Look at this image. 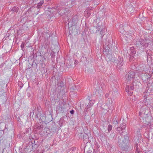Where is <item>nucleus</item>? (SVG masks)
Instances as JSON below:
<instances>
[{"label": "nucleus", "mask_w": 153, "mask_h": 153, "mask_svg": "<svg viewBox=\"0 0 153 153\" xmlns=\"http://www.w3.org/2000/svg\"><path fill=\"white\" fill-rule=\"evenodd\" d=\"M124 124H125L126 125L125 123H123L121 124H120V126L121 127L122 126H123V125H124Z\"/></svg>", "instance_id": "nucleus-32"}, {"label": "nucleus", "mask_w": 153, "mask_h": 153, "mask_svg": "<svg viewBox=\"0 0 153 153\" xmlns=\"http://www.w3.org/2000/svg\"><path fill=\"white\" fill-rule=\"evenodd\" d=\"M105 30L104 28H102L100 32V34L101 35V37L102 38L105 35Z\"/></svg>", "instance_id": "nucleus-12"}, {"label": "nucleus", "mask_w": 153, "mask_h": 153, "mask_svg": "<svg viewBox=\"0 0 153 153\" xmlns=\"http://www.w3.org/2000/svg\"><path fill=\"white\" fill-rule=\"evenodd\" d=\"M109 94L108 93L106 94L105 95V97L106 98H107L108 97Z\"/></svg>", "instance_id": "nucleus-28"}, {"label": "nucleus", "mask_w": 153, "mask_h": 153, "mask_svg": "<svg viewBox=\"0 0 153 153\" xmlns=\"http://www.w3.org/2000/svg\"><path fill=\"white\" fill-rule=\"evenodd\" d=\"M62 108H61V109H60V110H62Z\"/></svg>", "instance_id": "nucleus-39"}, {"label": "nucleus", "mask_w": 153, "mask_h": 153, "mask_svg": "<svg viewBox=\"0 0 153 153\" xmlns=\"http://www.w3.org/2000/svg\"><path fill=\"white\" fill-rule=\"evenodd\" d=\"M110 60L113 62V63H116L117 62V61L116 59V58L114 57L110 59Z\"/></svg>", "instance_id": "nucleus-18"}, {"label": "nucleus", "mask_w": 153, "mask_h": 153, "mask_svg": "<svg viewBox=\"0 0 153 153\" xmlns=\"http://www.w3.org/2000/svg\"><path fill=\"white\" fill-rule=\"evenodd\" d=\"M149 112L148 110L147 111L146 110H145L143 107H142L139 111V115L140 116V119L142 118L143 120H146L148 117V114Z\"/></svg>", "instance_id": "nucleus-3"}, {"label": "nucleus", "mask_w": 153, "mask_h": 153, "mask_svg": "<svg viewBox=\"0 0 153 153\" xmlns=\"http://www.w3.org/2000/svg\"><path fill=\"white\" fill-rule=\"evenodd\" d=\"M139 136H141V135L140 133V131H139Z\"/></svg>", "instance_id": "nucleus-36"}, {"label": "nucleus", "mask_w": 153, "mask_h": 153, "mask_svg": "<svg viewBox=\"0 0 153 153\" xmlns=\"http://www.w3.org/2000/svg\"><path fill=\"white\" fill-rule=\"evenodd\" d=\"M68 3L69 5L68 7H72L73 5L75 3V0H69L68 1Z\"/></svg>", "instance_id": "nucleus-11"}, {"label": "nucleus", "mask_w": 153, "mask_h": 153, "mask_svg": "<svg viewBox=\"0 0 153 153\" xmlns=\"http://www.w3.org/2000/svg\"><path fill=\"white\" fill-rule=\"evenodd\" d=\"M70 113L72 115L74 114V110H72L70 111Z\"/></svg>", "instance_id": "nucleus-25"}, {"label": "nucleus", "mask_w": 153, "mask_h": 153, "mask_svg": "<svg viewBox=\"0 0 153 153\" xmlns=\"http://www.w3.org/2000/svg\"><path fill=\"white\" fill-rule=\"evenodd\" d=\"M106 44H105V45H104V44H103V45H104V47H105V48H106H106H107V49H108V46H109V45H107L106 46ZM108 48H109V47H108Z\"/></svg>", "instance_id": "nucleus-27"}, {"label": "nucleus", "mask_w": 153, "mask_h": 153, "mask_svg": "<svg viewBox=\"0 0 153 153\" xmlns=\"http://www.w3.org/2000/svg\"><path fill=\"white\" fill-rule=\"evenodd\" d=\"M43 128V126H39L38 127V128L41 129Z\"/></svg>", "instance_id": "nucleus-29"}, {"label": "nucleus", "mask_w": 153, "mask_h": 153, "mask_svg": "<svg viewBox=\"0 0 153 153\" xmlns=\"http://www.w3.org/2000/svg\"><path fill=\"white\" fill-rule=\"evenodd\" d=\"M91 0H83V1H91Z\"/></svg>", "instance_id": "nucleus-31"}, {"label": "nucleus", "mask_w": 153, "mask_h": 153, "mask_svg": "<svg viewBox=\"0 0 153 153\" xmlns=\"http://www.w3.org/2000/svg\"><path fill=\"white\" fill-rule=\"evenodd\" d=\"M119 143H122L124 146H126L129 143V139L128 134H126L124 136V138L119 139Z\"/></svg>", "instance_id": "nucleus-4"}, {"label": "nucleus", "mask_w": 153, "mask_h": 153, "mask_svg": "<svg viewBox=\"0 0 153 153\" xmlns=\"http://www.w3.org/2000/svg\"><path fill=\"white\" fill-rule=\"evenodd\" d=\"M99 152V150L98 149H97V153H98Z\"/></svg>", "instance_id": "nucleus-34"}, {"label": "nucleus", "mask_w": 153, "mask_h": 153, "mask_svg": "<svg viewBox=\"0 0 153 153\" xmlns=\"http://www.w3.org/2000/svg\"><path fill=\"white\" fill-rule=\"evenodd\" d=\"M124 63L123 58L121 56H119L118 58L117 68L121 70V69L123 68L122 67L123 66Z\"/></svg>", "instance_id": "nucleus-6"}, {"label": "nucleus", "mask_w": 153, "mask_h": 153, "mask_svg": "<svg viewBox=\"0 0 153 153\" xmlns=\"http://www.w3.org/2000/svg\"><path fill=\"white\" fill-rule=\"evenodd\" d=\"M24 47V44L22 43L21 45V47L22 49H23Z\"/></svg>", "instance_id": "nucleus-26"}, {"label": "nucleus", "mask_w": 153, "mask_h": 153, "mask_svg": "<svg viewBox=\"0 0 153 153\" xmlns=\"http://www.w3.org/2000/svg\"><path fill=\"white\" fill-rule=\"evenodd\" d=\"M70 89L71 91H73L74 90H76L77 88L76 86H74L71 87Z\"/></svg>", "instance_id": "nucleus-22"}, {"label": "nucleus", "mask_w": 153, "mask_h": 153, "mask_svg": "<svg viewBox=\"0 0 153 153\" xmlns=\"http://www.w3.org/2000/svg\"><path fill=\"white\" fill-rule=\"evenodd\" d=\"M72 78H69V80H68V81H71V80H72Z\"/></svg>", "instance_id": "nucleus-35"}, {"label": "nucleus", "mask_w": 153, "mask_h": 153, "mask_svg": "<svg viewBox=\"0 0 153 153\" xmlns=\"http://www.w3.org/2000/svg\"><path fill=\"white\" fill-rule=\"evenodd\" d=\"M60 105H59V106H58L57 107V109L58 111H59V109L60 108Z\"/></svg>", "instance_id": "nucleus-33"}, {"label": "nucleus", "mask_w": 153, "mask_h": 153, "mask_svg": "<svg viewBox=\"0 0 153 153\" xmlns=\"http://www.w3.org/2000/svg\"><path fill=\"white\" fill-rule=\"evenodd\" d=\"M125 124H124V125L122 127L120 126L117 127V130L118 132L120 134H121L124 132L125 129Z\"/></svg>", "instance_id": "nucleus-9"}, {"label": "nucleus", "mask_w": 153, "mask_h": 153, "mask_svg": "<svg viewBox=\"0 0 153 153\" xmlns=\"http://www.w3.org/2000/svg\"><path fill=\"white\" fill-rule=\"evenodd\" d=\"M11 10L13 12H18V9L16 7H14L11 9Z\"/></svg>", "instance_id": "nucleus-21"}, {"label": "nucleus", "mask_w": 153, "mask_h": 153, "mask_svg": "<svg viewBox=\"0 0 153 153\" xmlns=\"http://www.w3.org/2000/svg\"><path fill=\"white\" fill-rule=\"evenodd\" d=\"M135 146L136 148L135 153H141L142 151H140V149L138 147V145L137 143L135 144Z\"/></svg>", "instance_id": "nucleus-13"}, {"label": "nucleus", "mask_w": 153, "mask_h": 153, "mask_svg": "<svg viewBox=\"0 0 153 153\" xmlns=\"http://www.w3.org/2000/svg\"><path fill=\"white\" fill-rule=\"evenodd\" d=\"M129 38H128V37L127 36H125V38L126 39V38H127V39H126V40L128 42H129L131 40V39H132V36H129Z\"/></svg>", "instance_id": "nucleus-16"}, {"label": "nucleus", "mask_w": 153, "mask_h": 153, "mask_svg": "<svg viewBox=\"0 0 153 153\" xmlns=\"http://www.w3.org/2000/svg\"><path fill=\"white\" fill-rule=\"evenodd\" d=\"M112 126L110 125V124H109V125H108V128H107V129H108V132H110L112 130Z\"/></svg>", "instance_id": "nucleus-17"}, {"label": "nucleus", "mask_w": 153, "mask_h": 153, "mask_svg": "<svg viewBox=\"0 0 153 153\" xmlns=\"http://www.w3.org/2000/svg\"><path fill=\"white\" fill-rule=\"evenodd\" d=\"M102 26L101 25H97L96 28L94 27L93 28H92L90 30L91 32L93 33H96L99 31L100 29H102Z\"/></svg>", "instance_id": "nucleus-7"}, {"label": "nucleus", "mask_w": 153, "mask_h": 153, "mask_svg": "<svg viewBox=\"0 0 153 153\" xmlns=\"http://www.w3.org/2000/svg\"><path fill=\"white\" fill-rule=\"evenodd\" d=\"M65 13V12H64V13H62V14H63V13Z\"/></svg>", "instance_id": "nucleus-40"}, {"label": "nucleus", "mask_w": 153, "mask_h": 153, "mask_svg": "<svg viewBox=\"0 0 153 153\" xmlns=\"http://www.w3.org/2000/svg\"><path fill=\"white\" fill-rule=\"evenodd\" d=\"M82 58H84V57H82L81 58V59H82Z\"/></svg>", "instance_id": "nucleus-38"}, {"label": "nucleus", "mask_w": 153, "mask_h": 153, "mask_svg": "<svg viewBox=\"0 0 153 153\" xmlns=\"http://www.w3.org/2000/svg\"><path fill=\"white\" fill-rule=\"evenodd\" d=\"M151 87L152 88L151 89H153V82L152 84H151Z\"/></svg>", "instance_id": "nucleus-30"}, {"label": "nucleus", "mask_w": 153, "mask_h": 153, "mask_svg": "<svg viewBox=\"0 0 153 153\" xmlns=\"http://www.w3.org/2000/svg\"><path fill=\"white\" fill-rule=\"evenodd\" d=\"M91 103H89L86 107L85 108L86 109H88L89 108H90L91 106Z\"/></svg>", "instance_id": "nucleus-24"}, {"label": "nucleus", "mask_w": 153, "mask_h": 153, "mask_svg": "<svg viewBox=\"0 0 153 153\" xmlns=\"http://www.w3.org/2000/svg\"><path fill=\"white\" fill-rule=\"evenodd\" d=\"M147 59L149 60H151L153 58V55L152 53L150 50H148L146 52Z\"/></svg>", "instance_id": "nucleus-10"}, {"label": "nucleus", "mask_w": 153, "mask_h": 153, "mask_svg": "<svg viewBox=\"0 0 153 153\" xmlns=\"http://www.w3.org/2000/svg\"><path fill=\"white\" fill-rule=\"evenodd\" d=\"M122 26H123L122 25H120V28L119 29V31H120V32H123V30H122V28H121Z\"/></svg>", "instance_id": "nucleus-23"}, {"label": "nucleus", "mask_w": 153, "mask_h": 153, "mask_svg": "<svg viewBox=\"0 0 153 153\" xmlns=\"http://www.w3.org/2000/svg\"><path fill=\"white\" fill-rule=\"evenodd\" d=\"M130 51L131 52L130 53L131 54H135L136 53V51H135V50L134 47H131L130 48Z\"/></svg>", "instance_id": "nucleus-15"}, {"label": "nucleus", "mask_w": 153, "mask_h": 153, "mask_svg": "<svg viewBox=\"0 0 153 153\" xmlns=\"http://www.w3.org/2000/svg\"><path fill=\"white\" fill-rule=\"evenodd\" d=\"M135 75V74L134 72L132 71H129L126 75V81H127V82L130 81L132 79L134 78Z\"/></svg>", "instance_id": "nucleus-5"}, {"label": "nucleus", "mask_w": 153, "mask_h": 153, "mask_svg": "<svg viewBox=\"0 0 153 153\" xmlns=\"http://www.w3.org/2000/svg\"><path fill=\"white\" fill-rule=\"evenodd\" d=\"M141 77L142 79L144 81H146V80H150L151 77V76L147 73L142 74L141 75Z\"/></svg>", "instance_id": "nucleus-8"}, {"label": "nucleus", "mask_w": 153, "mask_h": 153, "mask_svg": "<svg viewBox=\"0 0 153 153\" xmlns=\"http://www.w3.org/2000/svg\"><path fill=\"white\" fill-rule=\"evenodd\" d=\"M137 49L141 51H143L148 48L149 45L148 40L146 39H139L135 42Z\"/></svg>", "instance_id": "nucleus-1"}, {"label": "nucleus", "mask_w": 153, "mask_h": 153, "mask_svg": "<svg viewBox=\"0 0 153 153\" xmlns=\"http://www.w3.org/2000/svg\"><path fill=\"white\" fill-rule=\"evenodd\" d=\"M134 54H131V53H130L129 54V60L130 61H131V60H132L133 58H134Z\"/></svg>", "instance_id": "nucleus-20"}, {"label": "nucleus", "mask_w": 153, "mask_h": 153, "mask_svg": "<svg viewBox=\"0 0 153 153\" xmlns=\"http://www.w3.org/2000/svg\"><path fill=\"white\" fill-rule=\"evenodd\" d=\"M44 1L43 0L41 1L36 6L38 8H39L41 7V6L43 4Z\"/></svg>", "instance_id": "nucleus-14"}, {"label": "nucleus", "mask_w": 153, "mask_h": 153, "mask_svg": "<svg viewBox=\"0 0 153 153\" xmlns=\"http://www.w3.org/2000/svg\"><path fill=\"white\" fill-rule=\"evenodd\" d=\"M119 120H117L116 119H115L113 120V123L114 125H117L119 123Z\"/></svg>", "instance_id": "nucleus-19"}, {"label": "nucleus", "mask_w": 153, "mask_h": 153, "mask_svg": "<svg viewBox=\"0 0 153 153\" xmlns=\"http://www.w3.org/2000/svg\"><path fill=\"white\" fill-rule=\"evenodd\" d=\"M77 62H76V60H75V64L76 65V63Z\"/></svg>", "instance_id": "nucleus-37"}, {"label": "nucleus", "mask_w": 153, "mask_h": 153, "mask_svg": "<svg viewBox=\"0 0 153 153\" xmlns=\"http://www.w3.org/2000/svg\"><path fill=\"white\" fill-rule=\"evenodd\" d=\"M139 83L137 82L133 81L130 85H127L125 88V90L127 93L130 95H131L133 94L132 91L135 88H138L139 86L137 84Z\"/></svg>", "instance_id": "nucleus-2"}]
</instances>
